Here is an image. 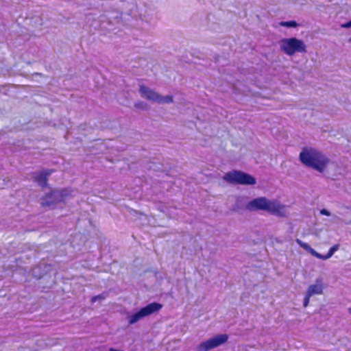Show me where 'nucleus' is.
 <instances>
[{"mask_svg":"<svg viewBox=\"0 0 351 351\" xmlns=\"http://www.w3.org/2000/svg\"><path fill=\"white\" fill-rule=\"evenodd\" d=\"M119 10L106 11L99 16L101 30L110 32L119 28L122 25V15L132 16L136 5L132 1H118L114 4Z\"/></svg>","mask_w":351,"mask_h":351,"instance_id":"1","label":"nucleus"},{"mask_svg":"<svg viewBox=\"0 0 351 351\" xmlns=\"http://www.w3.org/2000/svg\"><path fill=\"white\" fill-rule=\"evenodd\" d=\"M300 161L306 167L323 173L330 160L322 152L313 147H304L299 155Z\"/></svg>","mask_w":351,"mask_h":351,"instance_id":"2","label":"nucleus"},{"mask_svg":"<svg viewBox=\"0 0 351 351\" xmlns=\"http://www.w3.org/2000/svg\"><path fill=\"white\" fill-rule=\"evenodd\" d=\"M250 211H266L270 214L281 216V206L277 200H270L265 197L254 198L245 205Z\"/></svg>","mask_w":351,"mask_h":351,"instance_id":"3","label":"nucleus"},{"mask_svg":"<svg viewBox=\"0 0 351 351\" xmlns=\"http://www.w3.org/2000/svg\"><path fill=\"white\" fill-rule=\"evenodd\" d=\"M56 274V271L51 264L42 263L32 269L33 277L40 280V285L44 288L51 287L55 284Z\"/></svg>","mask_w":351,"mask_h":351,"instance_id":"4","label":"nucleus"},{"mask_svg":"<svg viewBox=\"0 0 351 351\" xmlns=\"http://www.w3.org/2000/svg\"><path fill=\"white\" fill-rule=\"evenodd\" d=\"M279 45L280 51L289 56H292L296 53H306V44L296 37L282 38L279 41Z\"/></svg>","mask_w":351,"mask_h":351,"instance_id":"5","label":"nucleus"},{"mask_svg":"<svg viewBox=\"0 0 351 351\" xmlns=\"http://www.w3.org/2000/svg\"><path fill=\"white\" fill-rule=\"evenodd\" d=\"M223 179L229 184L237 185H254L256 179L252 175L240 170H233L227 172Z\"/></svg>","mask_w":351,"mask_h":351,"instance_id":"6","label":"nucleus"},{"mask_svg":"<svg viewBox=\"0 0 351 351\" xmlns=\"http://www.w3.org/2000/svg\"><path fill=\"white\" fill-rule=\"evenodd\" d=\"M70 194L71 191L66 188L51 190L41 198V204L44 207L56 206L64 202Z\"/></svg>","mask_w":351,"mask_h":351,"instance_id":"7","label":"nucleus"},{"mask_svg":"<svg viewBox=\"0 0 351 351\" xmlns=\"http://www.w3.org/2000/svg\"><path fill=\"white\" fill-rule=\"evenodd\" d=\"M162 308V305L158 302H152L141 308L137 312L128 316V323L134 324L139 320L158 312Z\"/></svg>","mask_w":351,"mask_h":351,"instance_id":"8","label":"nucleus"},{"mask_svg":"<svg viewBox=\"0 0 351 351\" xmlns=\"http://www.w3.org/2000/svg\"><path fill=\"white\" fill-rule=\"evenodd\" d=\"M228 339V335L226 334H219L213 337L202 341L196 348L195 351H209L216 348L223 343Z\"/></svg>","mask_w":351,"mask_h":351,"instance_id":"9","label":"nucleus"},{"mask_svg":"<svg viewBox=\"0 0 351 351\" xmlns=\"http://www.w3.org/2000/svg\"><path fill=\"white\" fill-rule=\"evenodd\" d=\"M52 169H43L38 172H34L32 175L33 181L36 182L41 188L48 186L49 177L54 172Z\"/></svg>","mask_w":351,"mask_h":351,"instance_id":"10","label":"nucleus"},{"mask_svg":"<svg viewBox=\"0 0 351 351\" xmlns=\"http://www.w3.org/2000/svg\"><path fill=\"white\" fill-rule=\"evenodd\" d=\"M139 93L143 98L155 103L158 95V93L145 85L140 86Z\"/></svg>","mask_w":351,"mask_h":351,"instance_id":"11","label":"nucleus"},{"mask_svg":"<svg viewBox=\"0 0 351 351\" xmlns=\"http://www.w3.org/2000/svg\"><path fill=\"white\" fill-rule=\"evenodd\" d=\"M324 287H323V282L322 278H317L315 280V284L311 285L307 291L306 293H308V295H311V296L315 294H322L323 292Z\"/></svg>","mask_w":351,"mask_h":351,"instance_id":"12","label":"nucleus"},{"mask_svg":"<svg viewBox=\"0 0 351 351\" xmlns=\"http://www.w3.org/2000/svg\"><path fill=\"white\" fill-rule=\"evenodd\" d=\"M144 168L154 171H161L163 169V165L160 162L149 160L144 164Z\"/></svg>","mask_w":351,"mask_h":351,"instance_id":"13","label":"nucleus"},{"mask_svg":"<svg viewBox=\"0 0 351 351\" xmlns=\"http://www.w3.org/2000/svg\"><path fill=\"white\" fill-rule=\"evenodd\" d=\"M173 102V97L172 95L162 96L160 94L158 95V97L156 103L157 104H171Z\"/></svg>","mask_w":351,"mask_h":351,"instance_id":"14","label":"nucleus"},{"mask_svg":"<svg viewBox=\"0 0 351 351\" xmlns=\"http://www.w3.org/2000/svg\"><path fill=\"white\" fill-rule=\"evenodd\" d=\"M279 25L281 27H286L288 28H295L299 25L295 21H280L279 23Z\"/></svg>","mask_w":351,"mask_h":351,"instance_id":"15","label":"nucleus"},{"mask_svg":"<svg viewBox=\"0 0 351 351\" xmlns=\"http://www.w3.org/2000/svg\"><path fill=\"white\" fill-rule=\"evenodd\" d=\"M339 244H335L329 249L328 253L326 254L328 256V259L332 257L335 252L339 250Z\"/></svg>","mask_w":351,"mask_h":351,"instance_id":"16","label":"nucleus"},{"mask_svg":"<svg viewBox=\"0 0 351 351\" xmlns=\"http://www.w3.org/2000/svg\"><path fill=\"white\" fill-rule=\"evenodd\" d=\"M296 243L304 250L309 252H311V249H313L308 243H304L298 239H296Z\"/></svg>","mask_w":351,"mask_h":351,"instance_id":"17","label":"nucleus"},{"mask_svg":"<svg viewBox=\"0 0 351 351\" xmlns=\"http://www.w3.org/2000/svg\"><path fill=\"white\" fill-rule=\"evenodd\" d=\"M310 253L315 257L317 258H319V259H322V260H327L328 259V256L326 254V255H322L319 253H318L317 252H316L314 249H311V252Z\"/></svg>","mask_w":351,"mask_h":351,"instance_id":"18","label":"nucleus"},{"mask_svg":"<svg viewBox=\"0 0 351 351\" xmlns=\"http://www.w3.org/2000/svg\"><path fill=\"white\" fill-rule=\"evenodd\" d=\"M106 297V293H102L101 294H99L97 295H95V296H93L92 298H91V302L92 303H94L97 300H104Z\"/></svg>","mask_w":351,"mask_h":351,"instance_id":"19","label":"nucleus"},{"mask_svg":"<svg viewBox=\"0 0 351 351\" xmlns=\"http://www.w3.org/2000/svg\"><path fill=\"white\" fill-rule=\"evenodd\" d=\"M311 297V295H308V293H306L304 298V301H303L304 307H306L308 305Z\"/></svg>","mask_w":351,"mask_h":351,"instance_id":"20","label":"nucleus"},{"mask_svg":"<svg viewBox=\"0 0 351 351\" xmlns=\"http://www.w3.org/2000/svg\"><path fill=\"white\" fill-rule=\"evenodd\" d=\"M134 106L139 109H145L146 104L143 101H138L134 104Z\"/></svg>","mask_w":351,"mask_h":351,"instance_id":"21","label":"nucleus"},{"mask_svg":"<svg viewBox=\"0 0 351 351\" xmlns=\"http://www.w3.org/2000/svg\"><path fill=\"white\" fill-rule=\"evenodd\" d=\"M320 214L325 216H330L331 213L329 210L326 208H323L320 210Z\"/></svg>","mask_w":351,"mask_h":351,"instance_id":"22","label":"nucleus"},{"mask_svg":"<svg viewBox=\"0 0 351 351\" xmlns=\"http://www.w3.org/2000/svg\"><path fill=\"white\" fill-rule=\"evenodd\" d=\"M341 27L343 28H350L351 27V19L348 22L342 24Z\"/></svg>","mask_w":351,"mask_h":351,"instance_id":"23","label":"nucleus"},{"mask_svg":"<svg viewBox=\"0 0 351 351\" xmlns=\"http://www.w3.org/2000/svg\"><path fill=\"white\" fill-rule=\"evenodd\" d=\"M348 313H349L350 314H351V307H350V308H349L348 309Z\"/></svg>","mask_w":351,"mask_h":351,"instance_id":"24","label":"nucleus"},{"mask_svg":"<svg viewBox=\"0 0 351 351\" xmlns=\"http://www.w3.org/2000/svg\"><path fill=\"white\" fill-rule=\"evenodd\" d=\"M348 41L351 43V37L349 38Z\"/></svg>","mask_w":351,"mask_h":351,"instance_id":"25","label":"nucleus"}]
</instances>
